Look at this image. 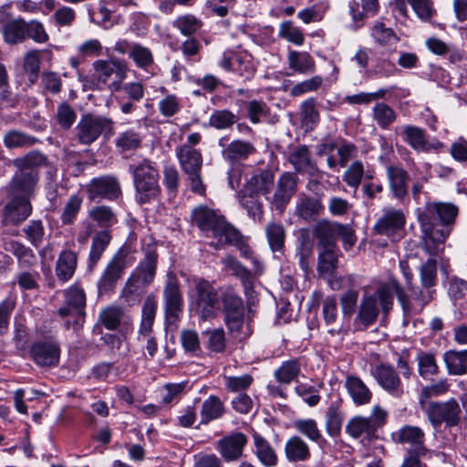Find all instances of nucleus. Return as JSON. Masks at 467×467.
<instances>
[{"instance_id":"f8f14e48","label":"nucleus","mask_w":467,"mask_h":467,"mask_svg":"<svg viewBox=\"0 0 467 467\" xmlns=\"http://www.w3.org/2000/svg\"><path fill=\"white\" fill-rule=\"evenodd\" d=\"M94 75L96 78L106 84L114 76L115 80L110 84V88L114 91L120 90V83L127 78L129 67L123 60L99 59L93 63Z\"/></svg>"},{"instance_id":"2eb2a0df","label":"nucleus","mask_w":467,"mask_h":467,"mask_svg":"<svg viewBox=\"0 0 467 467\" xmlns=\"http://www.w3.org/2000/svg\"><path fill=\"white\" fill-rule=\"evenodd\" d=\"M219 66L226 70H233L245 80L251 79L256 71L254 58L246 51L223 52Z\"/></svg>"},{"instance_id":"4be33fe9","label":"nucleus","mask_w":467,"mask_h":467,"mask_svg":"<svg viewBox=\"0 0 467 467\" xmlns=\"http://www.w3.org/2000/svg\"><path fill=\"white\" fill-rule=\"evenodd\" d=\"M144 258L139 263L136 268L132 271L133 275L150 285L156 275L157 269V249L156 244L151 237L144 238L141 246Z\"/></svg>"},{"instance_id":"0e129e2a","label":"nucleus","mask_w":467,"mask_h":467,"mask_svg":"<svg viewBox=\"0 0 467 467\" xmlns=\"http://www.w3.org/2000/svg\"><path fill=\"white\" fill-rule=\"evenodd\" d=\"M302 125L306 130H312L319 122V112L315 99H308L301 104Z\"/></svg>"},{"instance_id":"de8ad7c7","label":"nucleus","mask_w":467,"mask_h":467,"mask_svg":"<svg viewBox=\"0 0 467 467\" xmlns=\"http://www.w3.org/2000/svg\"><path fill=\"white\" fill-rule=\"evenodd\" d=\"M301 373V363L297 358H292L282 362L275 372V380L281 385H289L296 380Z\"/></svg>"},{"instance_id":"69168bd1","label":"nucleus","mask_w":467,"mask_h":467,"mask_svg":"<svg viewBox=\"0 0 467 467\" xmlns=\"http://www.w3.org/2000/svg\"><path fill=\"white\" fill-rule=\"evenodd\" d=\"M420 285L426 288L435 289L438 282L437 262L433 258L428 259L420 268Z\"/></svg>"},{"instance_id":"a18cd8bd","label":"nucleus","mask_w":467,"mask_h":467,"mask_svg":"<svg viewBox=\"0 0 467 467\" xmlns=\"http://www.w3.org/2000/svg\"><path fill=\"white\" fill-rule=\"evenodd\" d=\"M147 285V283L131 273L121 289L120 298L130 306L135 305L140 302L143 288Z\"/></svg>"},{"instance_id":"f257e3e1","label":"nucleus","mask_w":467,"mask_h":467,"mask_svg":"<svg viewBox=\"0 0 467 467\" xmlns=\"http://www.w3.org/2000/svg\"><path fill=\"white\" fill-rule=\"evenodd\" d=\"M393 293L403 312L406 315H410L413 306L404 288L397 279L390 278L387 284L380 285L373 294H363L353 322L355 329L363 331L373 326L378 320L380 308L385 315H388L393 306Z\"/></svg>"},{"instance_id":"338daca9","label":"nucleus","mask_w":467,"mask_h":467,"mask_svg":"<svg viewBox=\"0 0 467 467\" xmlns=\"http://www.w3.org/2000/svg\"><path fill=\"white\" fill-rule=\"evenodd\" d=\"M237 121V116L228 109L214 110L209 118V125L216 130H226Z\"/></svg>"},{"instance_id":"774afa93","label":"nucleus","mask_w":467,"mask_h":467,"mask_svg":"<svg viewBox=\"0 0 467 467\" xmlns=\"http://www.w3.org/2000/svg\"><path fill=\"white\" fill-rule=\"evenodd\" d=\"M181 34L191 36L197 32L202 26V22L195 16L187 14L178 16L172 23Z\"/></svg>"},{"instance_id":"4468645a","label":"nucleus","mask_w":467,"mask_h":467,"mask_svg":"<svg viewBox=\"0 0 467 467\" xmlns=\"http://www.w3.org/2000/svg\"><path fill=\"white\" fill-rule=\"evenodd\" d=\"M85 191L89 201L96 199L114 201L121 195L119 182L113 175L93 178L85 185Z\"/></svg>"},{"instance_id":"bb28decb","label":"nucleus","mask_w":467,"mask_h":467,"mask_svg":"<svg viewBox=\"0 0 467 467\" xmlns=\"http://www.w3.org/2000/svg\"><path fill=\"white\" fill-rule=\"evenodd\" d=\"M389 188L394 199L403 201L408 194L409 173L398 165H389L386 169Z\"/></svg>"},{"instance_id":"4d7b16f0","label":"nucleus","mask_w":467,"mask_h":467,"mask_svg":"<svg viewBox=\"0 0 467 467\" xmlns=\"http://www.w3.org/2000/svg\"><path fill=\"white\" fill-rule=\"evenodd\" d=\"M26 240L35 248L42 245L46 236V229L41 220H30L28 223L22 229Z\"/></svg>"},{"instance_id":"bf43d9fd","label":"nucleus","mask_w":467,"mask_h":467,"mask_svg":"<svg viewBox=\"0 0 467 467\" xmlns=\"http://www.w3.org/2000/svg\"><path fill=\"white\" fill-rule=\"evenodd\" d=\"M141 141L142 137L139 132L128 130L119 134L115 145L121 152L132 151L141 147Z\"/></svg>"},{"instance_id":"58836bf2","label":"nucleus","mask_w":467,"mask_h":467,"mask_svg":"<svg viewBox=\"0 0 467 467\" xmlns=\"http://www.w3.org/2000/svg\"><path fill=\"white\" fill-rule=\"evenodd\" d=\"M284 451L286 460L290 462H305L311 455L307 443L296 435L285 441Z\"/></svg>"},{"instance_id":"e433bc0d","label":"nucleus","mask_w":467,"mask_h":467,"mask_svg":"<svg viewBox=\"0 0 467 467\" xmlns=\"http://www.w3.org/2000/svg\"><path fill=\"white\" fill-rule=\"evenodd\" d=\"M253 451L260 463L265 467H275L278 462V457L270 442L257 432L253 434Z\"/></svg>"},{"instance_id":"2f4dec72","label":"nucleus","mask_w":467,"mask_h":467,"mask_svg":"<svg viewBox=\"0 0 467 467\" xmlns=\"http://www.w3.org/2000/svg\"><path fill=\"white\" fill-rule=\"evenodd\" d=\"M112 236L108 230L99 231L92 237L87 262V267L89 272L96 268L104 252L109 245Z\"/></svg>"},{"instance_id":"6e6d98bb","label":"nucleus","mask_w":467,"mask_h":467,"mask_svg":"<svg viewBox=\"0 0 467 467\" xmlns=\"http://www.w3.org/2000/svg\"><path fill=\"white\" fill-rule=\"evenodd\" d=\"M8 251L16 257L20 267H31L36 262V257L33 250L17 241L9 243Z\"/></svg>"},{"instance_id":"aec40b11","label":"nucleus","mask_w":467,"mask_h":467,"mask_svg":"<svg viewBox=\"0 0 467 467\" xmlns=\"http://www.w3.org/2000/svg\"><path fill=\"white\" fill-rule=\"evenodd\" d=\"M29 355L37 366L56 367L59 363L60 348L57 342L51 339L37 340L31 345Z\"/></svg>"},{"instance_id":"a19ab883","label":"nucleus","mask_w":467,"mask_h":467,"mask_svg":"<svg viewBox=\"0 0 467 467\" xmlns=\"http://www.w3.org/2000/svg\"><path fill=\"white\" fill-rule=\"evenodd\" d=\"M222 263L227 270L231 271L234 276L241 280L244 287L245 294L248 295L253 290V273L231 254L226 255L222 260Z\"/></svg>"},{"instance_id":"f03ea898","label":"nucleus","mask_w":467,"mask_h":467,"mask_svg":"<svg viewBox=\"0 0 467 467\" xmlns=\"http://www.w3.org/2000/svg\"><path fill=\"white\" fill-rule=\"evenodd\" d=\"M458 214V208L449 202H429L419 213L423 249L431 255L443 250V244L451 234Z\"/></svg>"},{"instance_id":"09e8293b","label":"nucleus","mask_w":467,"mask_h":467,"mask_svg":"<svg viewBox=\"0 0 467 467\" xmlns=\"http://www.w3.org/2000/svg\"><path fill=\"white\" fill-rule=\"evenodd\" d=\"M338 228V223L327 220L318 221L314 228L313 234L318 240V248L327 247L328 244H336L335 237Z\"/></svg>"},{"instance_id":"473e14b6","label":"nucleus","mask_w":467,"mask_h":467,"mask_svg":"<svg viewBox=\"0 0 467 467\" xmlns=\"http://www.w3.org/2000/svg\"><path fill=\"white\" fill-rule=\"evenodd\" d=\"M78 255L72 250H62L56 262L55 272L57 279L63 283L69 281L77 269Z\"/></svg>"},{"instance_id":"72a5a7b5","label":"nucleus","mask_w":467,"mask_h":467,"mask_svg":"<svg viewBox=\"0 0 467 467\" xmlns=\"http://www.w3.org/2000/svg\"><path fill=\"white\" fill-rule=\"evenodd\" d=\"M340 254L337 244H328L327 247L318 248V274L322 276L332 275L338 266V256Z\"/></svg>"},{"instance_id":"c9c22d12","label":"nucleus","mask_w":467,"mask_h":467,"mask_svg":"<svg viewBox=\"0 0 467 467\" xmlns=\"http://www.w3.org/2000/svg\"><path fill=\"white\" fill-rule=\"evenodd\" d=\"M288 161L296 172L306 175L318 174L317 166L312 161L310 151L306 145H301L289 153Z\"/></svg>"},{"instance_id":"a211bd4d","label":"nucleus","mask_w":467,"mask_h":467,"mask_svg":"<svg viewBox=\"0 0 467 467\" xmlns=\"http://www.w3.org/2000/svg\"><path fill=\"white\" fill-rule=\"evenodd\" d=\"M218 144L222 148V158L228 165L242 164L243 161H247L250 156L256 152V149L252 142L240 139L226 143L225 139L221 138Z\"/></svg>"},{"instance_id":"a878e982","label":"nucleus","mask_w":467,"mask_h":467,"mask_svg":"<svg viewBox=\"0 0 467 467\" xmlns=\"http://www.w3.org/2000/svg\"><path fill=\"white\" fill-rule=\"evenodd\" d=\"M324 210L319 197L300 193L296 201L294 215L307 223L316 221Z\"/></svg>"},{"instance_id":"864d4df0","label":"nucleus","mask_w":467,"mask_h":467,"mask_svg":"<svg viewBox=\"0 0 467 467\" xmlns=\"http://www.w3.org/2000/svg\"><path fill=\"white\" fill-rule=\"evenodd\" d=\"M37 141L36 138L18 130H8L3 138L5 147L9 150L31 147Z\"/></svg>"},{"instance_id":"ddd939ff","label":"nucleus","mask_w":467,"mask_h":467,"mask_svg":"<svg viewBox=\"0 0 467 467\" xmlns=\"http://www.w3.org/2000/svg\"><path fill=\"white\" fill-rule=\"evenodd\" d=\"M395 132L401 136L403 141L416 151L430 152L431 150H439L443 147L439 140L430 138L425 130L417 126L403 125L396 128Z\"/></svg>"},{"instance_id":"603ef678","label":"nucleus","mask_w":467,"mask_h":467,"mask_svg":"<svg viewBox=\"0 0 467 467\" xmlns=\"http://www.w3.org/2000/svg\"><path fill=\"white\" fill-rule=\"evenodd\" d=\"M416 361L419 375L422 379H430L439 373V366L434 353L420 350L417 353Z\"/></svg>"},{"instance_id":"e2e57ef3","label":"nucleus","mask_w":467,"mask_h":467,"mask_svg":"<svg viewBox=\"0 0 467 467\" xmlns=\"http://www.w3.org/2000/svg\"><path fill=\"white\" fill-rule=\"evenodd\" d=\"M0 101L10 109H15L18 103L17 98L12 93L6 67L2 63H0Z\"/></svg>"},{"instance_id":"680f3d73","label":"nucleus","mask_w":467,"mask_h":467,"mask_svg":"<svg viewBox=\"0 0 467 467\" xmlns=\"http://www.w3.org/2000/svg\"><path fill=\"white\" fill-rule=\"evenodd\" d=\"M130 58L136 67L147 70L153 65L154 59L150 49L138 43H132L130 50Z\"/></svg>"},{"instance_id":"393cba45","label":"nucleus","mask_w":467,"mask_h":467,"mask_svg":"<svg viewBox=\"0 0 467 467\" xmlns=\"http://www.w3.org/2000/svg\"><path fill=\"white\" fill-rule=\"evenodd\" d=\"M246 444L247 437L244 433L234 432L218 441L217 450L226 462H234L243 456Z\"/></svg>"},{"instance_id":"37998d69","label":"nucleus","mask_w":467,"mask_h":467,"mask_svg":"<svg viewBox=\"0 0 467 467\" xmlns=\"http://www.w3.org/2000/svg\"><path fill=\"white\" fill-rule=\"evenodd\" d=\"M289 68L299 74H312L316 69L313 57L307 52L290 50L287 55Z\"/></svg>"},{"instance_id":"052dcab7","label":"nucleus","mask_w":467,"mask_h":467,"mask_svg":"<svg viewBox=\"0 0 467 467\" xmlns=\"http://www.w3.org/2000/svg\"><path fill=\"white\" fill-rule=\"evenodd\" d=\"M294 428L297 432L308 440L319 443L325 441L317 423L314 419H299L294 421Z\"/></svg>"},{"instance_id":"9d476101","label":"nucleus","mask_w":467,"mask_h":467,"mask_svg":"<svg viewBox=\"0 0 467 467\" xmlns=\"http://www.w3.org/2000/svg\"><path fill=\"white\" fill-rule=\"evenodd\" d=\"M190 296L195 304L197 314L202 320L215 317L218 297L210 282L202 278L194 280V291Z\"/></svg>"},{"instance_id":"49530a36","label":"nucleus","mask_w":467,"mask_h":467,"mask_svg":"<svg viewBox=\"0 0 467 467\" xmlns=\"http://www.w3.org/2000/svg\"><path fill=\"white\" fill-rule=\"evenodd\" d=\"M443 361L450 375L467 373V349L447 350L443 354Z\"/></svg>"},{"instance_id":"39448f33","label":"nucleus","mask_w":467,"mask_h":467,"mask_svg":"<svg viewBox=\"0 0 467 467\" xmlns=\"http://www.w3.org/2000/svg\"><path fill=\"white\" fill-rule=\"evenodd\" d=\"M136 190V201L140 204L150 203L159 199L161 187L159 172L153 162L142 160L129 166Z\"/></svg>"},{"instance_id":"13d9d810","label":"nucleus","mask_w":467,"mask_h":467,"mask_svg":"<svg viewBox=\"0 0 467 467\" xmlns=\"http://www.w3.org/2000/svg\"><path fill=\"white\" fill-rule=\"evenodd\" d=\"M372 116L378 126L383 130L389 129L397 119L396 111L383 102L376 103L372 109Z\"/></svg>"},{"instance_id":"5fc2aeb1","label":"nucleus","mask_w":467,"mask_h":467,"mask_svg":"<svg viewBox=\"0 0 467 467\" xmlns=\"http://www.w3.org/2000/svg\"><path fill=\"white\" fill-rule=\"evenodd\" d=\"M88 217L100 227H110L118 222L117 215L111 207L98 205L88 211Z\"/></svg>"},{"instance_id":"c85d7f7f","label":"nucleus","mask_w":467,"mask_h":467,"mask_svg":"<svg viewBox=\"0 0 467 467\" xmlns=\"http://www.w3.org/2000/svg\"><path fill=\"white\" fill-rule=\"evenodd\" d=\"M314 244L310 239L307 229H301L298 234L296 257L298 259L300 268L305 274H307L314 264Z\"/></svg>"},{"instance_id":"b1692460","label":"nucleus","mask_w":467,"mask_h":467,"mask_svg":"<svg viewBox=\"0 0 467 467\" xmlns=\"http://www.w3.org/2000/svg\"><path fill=\"white\" fill-rule=\"evenodd\" d=\"M163 304L168 317H178L183 309V296L180 289V284L172 273L167 275L163 287Z\"/></svg>"},{"instance_id":"4c0bfd02","label":"nucleus","mask_w":467,"mask_h":467,"mask_svg":"<svg viewBox=\"0 0 467 467\" xmlns=\"http://www.w3.org/2000/svg\"><path fill=\"white\" fill-rule=\"evenodd\" d=\"M238 200L241 206L247 212L249 217L254 222H261L264 217V205L260 195L243 188L238 192Z\"/></svg>"},{"instance_id":"cd10ccee","label":"nucleus","mask_w":467,"mask_h":467,"mask_svg":"<svg viewBox=\"0 0 467 467\" xmlns=\"http://www.w3.org/2000/svg\"><path fill=\"white\" fill-rule=\"evenodd\" d=\"M370 36L375 44L385 49L389 55L396 51L395 46L400 40L395 31L381 21H376L370 27Z\"/></svg>"},{"instance_id":"ea45409f","label":"nucleus","mask_w":467,"mask_h":467,"mask_svg":"<svg viewBox=\"0 0 467 467\" xmlns=\"http://www.w3.org/2000/svg\"><path fill=\"white\" fill-rule=\"evenodd\" d=\"M225 410V406L221 399L215 395H210L202 404L200 423L206 425L221 419L224 415Z\"/></svg>"},{"instance_id":"3c124183","label":"nucleus","mask_w":467,"mask_h":467,"mask_svg":"<svg viewBox=\"0 0 467 467\" xmlns=\"http://www.w3.org/2000/svg\"><path fill=\"white\" fill-rule=\"evenodd\" d=\"M410 295L408 296L410 304L413 306L412 313H420L422 309L429 305L435 297L436 289L426 288L410 285V288H407Z\"/></svg>"},{"instance_id":"7c9ffc66","label":"nucleus","mask_w":467,"mask_h":467,"mask_svg":"<svg viewBox=\"0 0 467 467\" xmlns=\"http://www.w3.org/2000/svg\"><path fill=\"white\" fill-rule=\"evenodd\" d=\"M275 186V173L269 169L260 170L254 172L247 180L244 188L258 195H264L265 198L271 193Z\"/></svg>"},{"instance_id":"c03bdc74","label":"nucleus","mask_w":467,"mask_h":467,"mask_svg":"<svg viewBox=\"0 0 467 467\" xmlns=\"http://www.w3.org/2000/svg\"><path fill=\"white\" fill-rule=\"evenodd\" d=\"M344 420V414L339 402H332L325 412V426L327 433L336 438L340 435Z\"/></svg>"},{"instance_id":"dca6fc26","label":"nucleus","mask_w":467,"mask_h":467,"mask_svg":"<svg viewBox=\"0 0 467 467\" xmlns=\"http://www.w3.org/2000/svg\"><path fill=\"white\" fill-rule=\"evenodd\" d=\"M393 438L398 443L409 445L406 453L416 455H432L434 453L425 446V433L418 426L404 425L393 433Z\"/></svg>"},{"instance_id":"6ab92c4d","label":"nucleus","mask_w":467,"mask_h":467,"mask_svg":"<svg viewBox=\"0 0 467 467\" xmlns=\"http://www.w3.org/2000/svg\"><path fill=\"white\" fill-rule=\"evenodd\" d=\"M406 216L402 210L388 206L382 209V213L373 226L376 234L393 237L405 226Z\"/></svg>"},{"instance_id":"6e6552de","label":"nucleus","mask_w":467,"mask_h":467,"mask_svg":"<svg viewBox=\"0 0 467 467\" xmlns=\"http://www.w3.org/2000/svg\"><path fill=\"white\" fill-rule=\"evenodd\" d=\"M423 410L434 428L442 423L450 428L455 427L461 422L462 409L455 399L446 401H431L423 407Z\"/></svg>"},{"instance_id":"8fccbe9b","label":"nucleus","mask_w":467,"mask_h":467,"mask_svg":"<svg viewBox=\"0 0 467 467\" xmlns=\"http://www.w3.org/2000/svg\"><path fill=\"white\" fill-rule=\"evenodd\" d=\"M3 38L7 44L16 45L26 39V21L23 18H14L5 26Z\"/></svg>"},{"instance_id":"f3484780","label":"nucleus","mask_w":467,"mask_h":467,"mask_svg":"<svg viewBox=\"0 0 467 467\" xmlns=\"http://www.w3.org/2000/svg\"><path fill=\"white\" fill-rule=\"evenodd\" d=\"M9 200L3 209L4 220L14 225L25 222L33 212L32 197L17 193H8Z\"/></svg>"},{"instance_id":"1a4fd4ad","label":"nucleus","mask_w":467,"mask_h":467,"mask_svg":"<svg viewBox=\"0 0 467 467\" xmlns=\"http://www.w3.org/2000/svg\"><path fill=\"white\" fill-rule=\"evenodd\" d=\"M298 177L290 171L283 172L274 186V192L266 196L270 209L283 214L297 191Z\"/></svg>"},{"instance_id":"5701e85b","label":"nucleus","mask_w":467,"mask_h":467,"mask_svg":"<svg viewBox=\"0 0 467 467\" xmlns=\"http://www.w3.org/2000/svg\"><path fill=\"white\" fill-rule=\"evenodd\" d=\"M86 294L84 289L75 284L64 291V305L58 308L61 317L78 318L85 314Z\"/></svg>"},{"instance_id":"c756f323","label":"nucleus","mask_w":467,"mask_h":467,"mask_svg":"<svg viewBox=\"0 0 467 467\" xmlns=\"http://www.w3.org/2000/svg\"><path fill=\"white\" fill-rule=\"evenodd\" d=\"M344 387L356 406L367 405L372 400V391L358 376L348 375L345 379Z\"/></svg>"},{"instance_id":"20e7f679","label":"nucleus","mask_w":467,"mask_h":467,"mask_svg":"<svg viewBox=\"0 0 467 467\" xmlns=\"http://www.w3.org/2000/svg\"><path fill=\"white\" fill-rule=\"evenodd\" d=\"M192 222L207 237L213 238L209 244L214 248L221 241L233 242L234 235V226L229 223L219 212L207 206L201 205L192 213Z\"/></svg>"},{"instance_id":"423d86ee","label":"nucleus","mask_w":467,"mask_h":467,"mask_svg":"<svg viewBox=\"0 0 467 467\" xmlns=\"http://www.w3.org/2000/svg\"><path fill=\"white\" fill-rule=\"evenodd\" d=\"M128 254V251L121 247L107 263L96 284L99 296H109L115 292L129 266Z\"/></svg>"},{"instance_id":"9b49d317","label":"nucleus","mask_w":467,"mask_h":467,"mask_svg":"<svg viewBox=\"0 0 467 467\" xmlns=\"http://www.w3.org/2000/svg\"><path fill=\"white\" fill-rule=\"evenodd\" d=\"M387 411L379 406H374L370 416H355L346 425V432L354 439L361 436L371 437L381 427L387 418Z\"/></svg>"},{"instance_id":"0eeeda50","label":"nucleus","mask_w":467,"mask_h":467,"mask_svg":"<svg viewBox=\"0 0 467 467\" xmlns=\"http://www.w3.org/2000/svg\"><path fill=\"white\" fill-rule=\"evenodd\" d=\"M76 137L80 144L90 145L95 142L102 133L112 135L114 122L104 116L85 114L75 128Z\"/></svg>"},{"instance_id":"f704fd0d","label":"nucleus","mask_w":467,"mask_h":467,"mask_svg":"<svg viewBox=\"0 0 467 467\" xmlns=\"http://www.w3.org/2000/svg\"><path fill=\"white\" fill-rule=\"evenodd\" d=\"M182 171L188 174L201 171L202 166V153L189 145H182L175 150Z\"/></svg>"},{"instance_id":"7ed1b4c3","label":"nucleus","mask_w":467,"mask_h":467,"mask_svg":"<svg viewBox=\"0 0 467 467\" xmlns=\"http://www.w3.org/2000/svg\"><path fill=\"white\" fill-rule=\"evenodd\" d=\"M12 163L16 171L6 185V192L34 198L40 179L38 168L47 163V156L38 150H32L14 159Z\"/></svg>"},{"instance_id":"412c9836","label":"nucleus","mask_w":467,"mask_h":467,"mask_svg":"<svg viewBox=\"0 0 467 467\" xmlns=\"http://www.w3.org/2000/svg\"><path fill=\"white\" fill-rule=\"evenodd\" d=\"M379 386L395 398H400L404 394V388L399 372L389 364L380 363L372 372Z\"/></svg>"},{"instance_id":"79ce46f5","label":"nucleus","mask_w":467,"mask_h":467,"mask_svg":"<svg viewBox=\"0 0 467 467\" xmlns=\"http://www.w3.org/2000/svg\"><path fill=\"white\" fill-rule=\"evenodd\" d=\"M265 233L270 250L273 253L283 254L286 237L284 224L280 222L271 221L265 225Z\"/></svg>"}]
</instances>
